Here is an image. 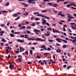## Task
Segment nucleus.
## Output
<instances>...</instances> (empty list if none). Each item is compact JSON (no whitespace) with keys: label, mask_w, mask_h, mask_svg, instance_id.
<instances>
[{"label":"nucleus","mask_w":76,"mask_h":76,"mask_svg":"<svg viewBox=\"0 0 76 76\" xmlns=\"http://www.w3.org/2000/svg\"><path fill=\"white\" fill-rule=\"evenodd\" d=\"M4 25H5V24H1V26L2 27H4Z\"/></svg>","instance_id":"obj_55"},{"label":"nucleus","mask_w":76,"mask_h":76,"mask_svg":"<svg viewBox=\"0 0 76 76\" xmlns=\"http://www.w3.org/2000/svg\"><path fill=\"white\" fill-rule=\"evenodd\" d=\"M30 54L31 55H32V52H33V51L32 50H30Z\"/></svg>","instance_id":"obj_30"},{"label":"nucleus","mask_w":76,"mask_h":76,"mask_svg":"<svg viewBox=\"0 0 76 76\" xmlns=\"http://www.w3.org/2000/svg\"><path fill=\"white\" fill-rule=\"evenodd\" d=\"M26 32L27 33V34H31V31H26Z\"/></svg>","instance_id":"obj_38"},{"label":"nucleus","mask_w":76,"mask_h":76,"mask_svg":"<svg viewBox=\"0 0 76 76\" xmlns=\"http://www.w3.org/2000/svg\"><path fill=\"white\" fill-rule=\"evenodd\" d=\"M75 3H72L71 4H72V5L74 6H75L76 7V5H75Z\"/></svg>","instance_id":"obj_32"},{"label":"nucleus","mask_w":76,"mask_h":76,"mask_svg":"<svg viewBox=\"0 0 76 76\" xmlns=\"http://www.w3.org/2000/svg\"><path fill=\"white\" fill-rule=\"evenodd\" d=\"M48 51H50V50H51V48H48L47 49Z\"/></svg>","instance_id":"obj_53"},{"label":"nucleus","mask_w":76,"mask_h":76,"mask_svg":"<svg viewBox=\"0 0 76 76\" xmlns=\"http://www.w3.org/2000/svg\"><path fill=\"white\" fill-rule=\"evenodd\" d=\"M5 51H6V53H9V50L8 49H7L5 50Z\"/></svg>","instance_id":"obj_20"},{"label":"nucleus","mask_w":76,"mask_h":76,"mask_svg":"<svg viewBox=\"0 0 76 76\" xmlns=\"http://www.w3.org/2000/svg\"><path fill=\"white\" fill-rule=\"evenodd\" d=\"M33 31L34 32H36L35 34H39V33H38V32H41V31L38 30L37 29H34Z\"/></svg>","instance_id":"obj_3"},{"label":"nucleus","mask_w":76,"mask_h":76,"mask_svg":"<svg viewBox=\"0 0 76 76\" xmlns=\"http://www.w3.org/2000/svg\"><path fill=\"white\" fill-rule=\"evenodd\" d=\"M67 17L68 18H71V19H74V18L73 17H70V16L68 15Z\"/></svg>","instance_id":"obj_22"},{"label":"nucleus","mask_w":76,"mask_h":76,"mask_svg":"<svg viewBox=\"0 0 76 76\" xmlns=\"http://www.w3.org/2000/svg\"><path fill=\"white\" fill-rule=\"evenodd\" d=\"M56 40L58 42H61L60 41H62V39L60 38H56ZM60 40V41L59 40Z\"/></svg>","instance_id":"obj_7"},{"label":"nucleus","mask_w":76,"mask_h":76,"mask_svg":"<svg viewBox=\"0 0 76 76\" xmlns=\"http://www.w3.org/2000/svg\"><path fill=\"white\" fill-rule=\"evenodd\" d=\"M37 16H40L41 17H42V18H44L45 19H50V18L48 17L47 16H45L44 15H41V14H38L37 15Z\"/></svg>","instance_id":"obj_2"},{"label":"nucleus","mask_w":76,"mask_h":76,"mask_svg":"<svg viewBox=\"0 0 76 76\" xmlns=\"http://www.w3.org/2000/svg\"><path fill=\"white\" fill-rule=\"evenodd\" d=\"M48 41L49 42H53V40L52 39L49 40Z\"/></svg>","instance_id":"obj_62"},{"label":"nucleus","mask_w":76,"mask_h":76,"mask_svg":"<svg viewBox=\"0 0 76 76\" xmlns=\"http://www.w3.org/2000/svg\"><path fill=\"white\" fill-rule=\"evenodd\" d=\"M25 26H22V27L20 28L19 30H21V29H25Z\"/></svg>","instance_id":"obj_13"},{"label":"nucleus","mask_w":76,"mask_h":76,"mask_svg":"<svg viewBox=\"0 0 76 76\" xmlns=\"http://www.w3.org/2000/svg\"><path fill=\"white\" fill-rule=\"evenodd\" d=\"M67 47V45H64L63 46V48H66V47Z\"/></svg>","instance_id":"obj_28"},{"label":"nucleus","mask_w":76,"mask_h":76,"mask_svg":"<svg viewBox=\"0 0 76 76\" xmlns=\"http://www.w3.org/2000/svg\"><path fill=\"white\" fill-rule=\"evenodd\" d=\"M61 15V11H60L58 13V16H60V15Z\"/></svg>","instance_id":"obj_41"},{"label":"nucleus","mask_w":76,"mask_h":76,"mask_svg":"<svg viewBox=\"0 0 76 76\" xmlns=\"http://www.w3.org/2000/svg\"><path fill=\"white\" fill-rule=\"evenodd\" d=\"M31 49L32 50H35V48L34 47H32V48H31Z\"/></svg>","instance_id":"obj_64"},{"label":"nucleus","mask_w":76,"mask_h":76,"mask_svg":"<svg viewBox=\"0 0 76 76\" xmlns=\"http://www.w3.org/2000/svg\"><path fill=\"white\" fill-rule=\"evenodd\" d=\"M21 4H22L23 5H24L25 7H28L29 5L25 3H21Z\"/></svg>","instance_id":"obj_6"},{"label":"nucleus","mask_w":76,"mask_h":76,"mask_svg":"<svg viewBox=\"0 0 76 76\" xmlns=\"http://www.w3.org/2000/svg\"><path fill=\"white\" fill-rule=\"evenodd\" d=\"M25 38H28V37H27V36H28V34H25Z\"/></svg>","instance_id":"obj_26"},{"label":"nucleus","mask_w":76,"mask_h":76,"mask_svg":"<svg viewBox=\"0 0 76 76\" xmlns=\"http://www.w3.org/2000/svg\"><path fill=\"white\" fill-rule=\"evenodd\" d=\"M42 62H44L45 64H47V62H46V60H43L42 61Z\"/></svg>","instance_id":"obj_40"},{"label":"nucleus","mask_w":76,"mask_h":76,"mask_svg":"<svg viewBox=\"0 0 76 76\" xmlns=\"http://www.w3.org/2000/svg\"><path fill=\"white\" fill-rule=\"evenodd\" d=\"M65 15L64 14H61V17H64V16H65Z\"/></svg>","instance_id":"obj_58"},{"label":"nucleus","mask_w":76,"mask_h":76,"mask_svg":"<svg viewBox=\"0 0 76 76\" xmlns=\"http://www.w3.org/2000/svg\"><path fill=\"white\" fill-rule=\"evenodd\" d=\"M74 39V40H73L72 39H69V41H72V42H74V43H75L76 42V39Z\"/></svg>","instance_id":"obj_10"},{"label":"nucleus","mask_w":76,"mask_h":76,"mask_svg":"<svg viewBox=\"0 0 76 76\" xmlns=\"http://www.w3.org/2000/svg\"><path fill=\"white\" fill-rule=\"evenodd\" d=\"M62 41H63V42L65 43H67V41L65 40L64 39Z\"/></svg>","instance_id":"obj_34"},{"label":"nucleus","mask_w":76,"mask_h":76,"mask_svg":"<svg viewBox=\"0 0 76 76\" xmlns=\"http://www.w3.org/2000/svg\"><path fill=\"white\" fill-rule=\"evenodd\" d=\"M10 37H14V35L12 33H11L10 34Z\"/></svg>","instance_id":"obj_33"},{"label":"nucleus","mask_w":76,"mask_h":76,"mask_svg":"<svg viewBox=\"0 0 76 76\" xmlns=\"http://www.w3.org/2000/svg\"><path fill=\"white\" fill-rule=\"evenodd\" d=\"M71 67H72V66H69L67 67V70H69V69H70Z\"/></svg>","instance_id":"obj_31"},{"label":"nucleus","mask_w":76,"mask_h":76,"mask_svg":"<svg viewBox=\"0 0 76 76\" xmlns=\"http://www.w3.org/2000/svg\"><path fill=\"white\" fill-rule=\"evenodd\" d=\"M1 12H2V13H7V11H0Z\"/></svg>","instance_id":"obj_25"},{"label":"nucleus","mask_w":76,"mask_h":76,"mask_svg":"<svg viewBox=\"0 0 76 76\" xmlns=\"http://www.w3.org/2000/svg\"><path fill=\"white\" fill-rule=\"evenodd\" d=\"M72 20V19H71V18H69L68 19V20H67V21H68V22H70V20Z\"/></svg>","instance_id":"obj_59"},{"label":"nucleus","mask_w":76,"mask_h":76,"mask_svg":"<svg viewBox=\"0 0 76 76\" xmlns=\"http://www.w3.org/2000/svg\"><path fill=\"white\" fill-rule=\"evenodd\" d=\"M58 5V4H53V7H57V6Z\"/></svg>","instance_id":"obj_12"},{"label":"nucleus","mask_w":76,"mask_h":76,"mask_svg":"<svg viewBox=\"0 0 76 76\" xmlns=\"http://www.w3.org/2000/svg\"><path fill=\"white\" fill-rule=\"evenodd\" d=\"M42 38L45 39H43L44 40H45V38H46V36H44V35H42Z\"/></svg>","instance_id":"obj_16"},{"label":"nucleus","mask_w":76,"mask_h":76,"mask_svg":"<svg viewBox=\"0 0 76 76\" xmlns=\"http://www.w3.org/2000/svg\"><path fill=\"white\" fill-rule=\"evenodd\" d=\"M31 25L32 26H35V23H33Z\"/></svg>","instance_id":"obj_27"},{"label":"nucleus","mask_w":76,"mask_h":76,"mask_svg":"<svg viewBox=\"0 0 76 76\" xmlns=\"http://www.w3.org/2000/svg\"><path fill=\"white\" fill-rule=\"evenodd\" d=\"M20 37L21 38H24L25 36H24V35H22L21 36H20Z\"/></svg>","instance_id":"obj_42"},{"label":"nucleus","mask_w":76,"mask_h":76,"mask_svg":"<svg viewBox=\"0 0 76 76\" xmlns=\"http://www.w3.org/2000/svg\"><path fill=\"white\" fill-rule=\"evenodd\" d=\"M42 23L43 25H45V23H46V20H44V21H42Z\"/></svg>","instance_id":"obj_14"},{"label":"nucleus","mask_w":76,"mask_h":76,"mask_svg":"<svg viewBox=\"0 0 76 76\" xmlns=\"http://www.w3.org/2000/svg\"><path fill=\"white\" fill-rule=\"evenodd\" d=\"M48 4L49 5V6H52V5H53V3H51L48 2Z\"/></svg>","instance_id":"obj_23"},{"label":"nucleus","mask_w":76,"mask_h":76,"mask_svg":"<svg viewBox=\"0 0 76 76\" xmlns=\"http://www.w3.org/2000/svg\"><path fill=\"white\" fill-rule=\"evenodd\" d=\"M63 26L64 27H65V28H67V25H63Z\"/></svg>","instance_id":"obj_60"},{"label":"nucleus","mask_w":76,"mask_h":76,"mask_svg":"<svg viewBox=\"0 0 76 76\" xmlns=\"http://www.w3.org/2000/svg\"><path fill=\"white\" fill-rule=\"evenodd\" d=\"M1 41H3V42H7V41L5 40V39H1Z\"/></svg>","instance_id":"obj_18"},{"label":"nucleus","mask_w":76,"mask_h":76,"mask_svg":"<svg viewBox=\"0 0 76 76\" xmlns=\"http://www.w3.org/2000/svg\"><path fill=\"white\" fill-rule=\"evenodd\" d=\"M39 13L38 12H34L33 13L34 15H37L38 14H39Z\"/></svg>","instance_id":"obj_21"},{"label":"nucleus","mask_w":76,"mask_h":76,"mask_svg":"<svg viewBox=\"0 0 76 76\" xmlns=\"http://www.w3.org/2000/svg\"><path fill=\"white\" fill-rule=\"evenodd\" d=\"M25 54L26 55H28V51H26L25 52Z\"/></svg>","instance_id":"obj_37"},{"label":"nucleus","mask_w":76,"mask_h":76,"mask_svg":"<svg viewBox=\"0 0 76 76\" xmlns=\"http://www.w3.org/2000/svg\"><path fill=\"white\" fill-rule=\"evenodd\" d=\"M57 50H56V53H61V50H60V49H57Z\"/></svg>","instance_id":"obj_11"},{"label":"nucleus","mask_w":76,"mask_h":76,"mask_svg":"<svg viewBox=\"0 0 76 76\" xmlns=\"http://www.w3.org/2000/svg\"><path fill=\"white\" fill-rule=\"evenodd\" d=\"M10 58V54H9L7 58V59H8V58Z\"/></svg>","instance_id":"obj_39"},{"label":"nucleus","mask_w":76,"mask_h":76,"mask_svg":"<svg viewBox=\"0 0 76 76\" xmlns=\"http://www.w3.org/2000/svg\"><path fill=\"white\" fill-rule=\"evenodd\" d=\"M35 20H39V18H35Z\"/></svg>","instance_id":"obj_36"},{"label":"nucleus","mask_w":76,"mask_h":76,"mask_svg":"<svg viewBox=\"0 0 76 76\" xmlns=\"http://www.w3.org/2000/svg\"><path fill=\"white\" fill-rule=\"evenodd\" d=\"M69 38H72L73 39H75V38H74V37H72V36H69Z\"/></svg>","instance_id":"obj_43"},{"label":"nucleus","mask_w":76,"mask_h":76,"mask_svg":"<svg viewBox=\"0 0 76 76\" xmlns=\"http://www.w3.org/2000/svg\"><path fill=\"white\" fill-rule=\"evenodd\" d=\"M26 14L25 13L24 14V15H28V12H26Z\"/></svg>","instance_id":"obj_52"},{"label":"nucleus","mask_w":76,"mask_h":76,"mask_svg":"<svg viewBox=\"0 0 76 76\" xmlns=\"http://www.w3.org/2000/svg\"><path fill=\"white\" fill-rule=\"evenodd\" d=\"M52 29L53 30V33H55V32H57L58 33H59V34H60V32L58 31V30H55L53 28Z\"/></svg>","instance_id":"obj_5"},{"label":"nucleus","mask_w":76,"mask_h":76,"mask_svg":"<svg viewBox=\"0 0 76 76\" xmlns=\"http://www.w3.org/2000/svg\"><path fill=\"white\" fill-rule=\"evenodd\" d=\"M50 2V1L48 0H44L43 2Z\"/></svg>","instance_id":"obj_29"},{"label":"nucleus","mask_w":76,"mask_h":76,"mask_svg":"<svg viewBox=\"0 0 76 76\" xmlns=\"http://www.w3.org/2000/svg\"><path fill=\"white\" fill-rule=\"evenodd\" d=\"M9 4H10L9 2H8L5 4V6H8L9 5Z\"/></svg>","instance_id":"obj_24"},{"label":"nucleus","mask_w":76,"mask_h":76,"mask_svg":"<svg viewBox=\"0 0 76 76\" xmlns=\"http://www.w3.org/2000/svg\"><path fill=\"white\" fill-rule=\"evenodd\" d=\"M8 49L9 50H12V48L10 47V46H8Z\"/></svg>","instance_id":"obj_47"},{"label":"nucleus","mask_w":76,"mask_h":76,"mask_svg":"<svg viewBox=\"0 0 76 76\" xmlns=\"http://www.w3.org/2000/svg\"><path fill=\"white\" fill-rule=\"evenodd\" d=\"M45 35L46 36H50V34H45Z\"/></svg>","instance_id":"obj_51"},{"label":"nucleus","mask_w":76,"mask_h":76,"mask_svg":"<svg viewBox=\"0 0 76 76\" xmlns=\"http://www.w3.org/2000/svg\"><path fill=\"white\" fill-rule=\"evenodd\" d=\"M14 67V66L12 64H11L9 66V68L10 69H12Z\"/></svg>","instance_id":"obj_9"},{"label":"nucleus","mask_w":76,"mask_h":76,"mask_svg":"<svg viewBox=\"0 0 76 76\" xmlns=\"http://www.w3.org/2000/svg\"><path fill=\"white\" fill-rule=\"evenodd\" d=\"M15 34H20V33L19 32H15L14 33Z\"/></svg>","instance_id":"obj_50"},{"label":"nucleus","mask_w":76,"mask_h":76,"mask_svg":"<svg viewBox=\"0 0 76 76\" xmlns=\"http://www.w3.org/2000/svg\"><path fill=\"white\" fill-rule=\"evenodd\" d=\"M31 20H34V16H32V17L31 18Z\"/></svg>","instance_id":"obj_54"},{"label":"nucleus","mask_w":76,"mask_h":76,"mask_svg":"<svg viewBox=\"0 0 76 76\" xmlns=\"http://www.w3.org/2000/svg\"><path fill=\"white\" fill-rule=\"evenodd\" d=\"M19 18H20V17H18L17 18L15 19V20H18Z\"/></svg>","instance_id":"obj_48"},{"label":"nucleus","mask_w":76,"mask_h":76,"mask_svg":"<svg viewBox=\"0 0 76 76\" xmlns=\"http://www.w3.org/2000/svg\"><path fill=\"white\" fill-rule=\"evenodd\" d=\"M71 8L74 9V10H76V8L74 7H71Z\"/></svg>","instance_id":"obj_61"},{"label":"nucleus","mask_w":76,"mask_h":76,"mask_svg":"<svg viewBox=\"0 0 76 76\" xmlns=\"http://www.w3.org/2000/svg\"><path fill=\"white\" fill-rule=\"evenodd\" d=\"M41 12L42 13H46L47 12V10H44L41 11Z\"/></svg>","instance_id":"obj_19"},{"label":"nucleus","mask_w":76,"mask_h":76,"mask_svg":"<svg viewBox=\"0 0 76 76\" xmlns=\"http://www.w3.org/2000/svg\"><path fill=\"white\" fill-rule=\"evenodd\" d=\"M28 40H32V41H34L35 39L36 41H45V40L42 39L41 38H38L37 39L34 38H28L27 39Z\"/></svg>","instance_id":"obj_1"},{"label":"nucleus","mask_w":76,"mask_h":76,"mask_svg":"<svg viewBox=\"0 0 76 76\" xmlns=\"http://www.w3.org/2000/svg\"><path fill=\"white\" fill-rule=\"evenodd\" d=\"M17 40L18 41V42H24V39H23V40H20V39H18Z\"/></svg>","instance_id":"obj_8"},{"label":"nucleus","mask_w":76,"mask_h":76,"mask_svg":"<svg viewBox=\"0 0 76 76\" xmlns=\"http://www.w3.org/2000/svg\"><path fill=\"white\" fill-rule=\"evenodd\" d=\"M60 1H64V0H58L57 1V3H58Z\"/></svg>","instance_id":"obj_35"},{"label":"nucleus","mask_w":76,"mask_h":76,"mask_svg":"<svg viewBox=\"0 0 76 76\" xmlns=\"http://www.w3.org/2000/svg\"><path fill=\"white\" fill-rule=\"evenodd\" d=\"M18 57L19 58H22V56L21 55H18Z\"/></svg>","instance_id":"obj_56"},{"label":"nucleus","mask_w":76,"mask_h":76,"mask_svg":"<svg viewBox=\"0 0 76 76\" xmlns=\"http://www.w3.org/2000/svg\"><path fill=\"white\" fill-rule=\"evenodd\" d=\"M46 25L48 26H50V24H49V23H48L47 22H46Z\"/></svg>","instance_id":"obj_44"},{"label":"nucleus","mask_w":76,"mask_h":76,"mask_svg":"<svg viewBox=\"0 0 76 76\" xmlns=\"http://www.w3.org/2000/svg\"><path fill=\"white\" fill-rule=\"evenodd\" d=\"M13 16H15V17H16L18 16V14L17 13L14 14L12 15Z\"/></svg>","instance_id":"obj_15"},{"label":"nucleus","mask_w":76,"mask_h":76,"mask_svg":"<svg viewBox=\"0 0 76 76\" xmlns=\"http://www.w3.org/2000/svg\"><path fill=\"white\" fill-rule=\"evenodd\" d=\"M67 3H69V2H65L64 3V4H67Z\"/></svg>","instance_id":"obj_45"},{"label":"nucleus","mask_w":76,"mask_h":76,"mask_svg":"<svg viewBox=\"0 0 76 76\" xmlns=\"http://www.w3.org/2000/svg\"><path fill=\"white\" fill-rule=\"evenodd\" d=\"M0 45H1V46H3L4 45V44H3V43H0Z\"/></svg>","instance_id":"obj_63"},{"label":"nucleus","mask_w":76,"mask_h":76,"mask_svg":"<svg viewBox=\"0 0 76 76\" xmlns=\"http://www.w3.org/2000/svg\"><path fill=\"white\" fill-rule=\"evenodd\" d=\"M35 0H28V2L29 3H32V4H34L35 3V2H32V1H35Z\"/></svg>","instance_id":"obj_4"},{"label":"nucleus","mask_w":76,"mask_h":76,"mask_svg":"<svg viewBox=\"0 0 76 76\" xmlns=\"http://www.w3.org/2000/svg\"><path fill=\"white\" fill-rule=\"evenodd\" d=\"M63 67L64 68H66L67 67V65H64L63 66Z\"/></svg>","instance_id":"obj_57"},{"label":"nucleus","mask_w":76,"mask_h":76,"mask_svg":"<svg viewBox=\"0 0 76 76\" xmlns=\"http://www.w3.org/2000/svg\"><path fill=\"white\" fill-rule=\"evenodd\" d=\"M72 5V4H68L66 5V6L67 7H70Z\"/></svg>","instance_id":"obj_17"},{"label":"nucleus","mask_w":76,"mask_h":76,"mask_svg":"<svg viewBox=\"0 0 76 76\" xmlns=\"http://www.w3.org/2000/svg\"><path fill=\"white\" fill-rule=\"evenodd\" d=\"M15 53L17 54H18V53H19V51H18V50H16L15 51Z\"/></svg>","instance_id":"obj_46"},{"label":"nucleus","mask_w":76,"mask_h":76,"mask_svg":"<svg viewBox=\"0 0 76 76\" xmlns=\"http://www.w3.org/2000/svg\"><path fill=\"white\" fill-rule=\"evenodd\" d=\"M70 24H71V25H76V24L75 23H71Z\"/></svg>","instance_id":"obj_49"}]
</instances>
